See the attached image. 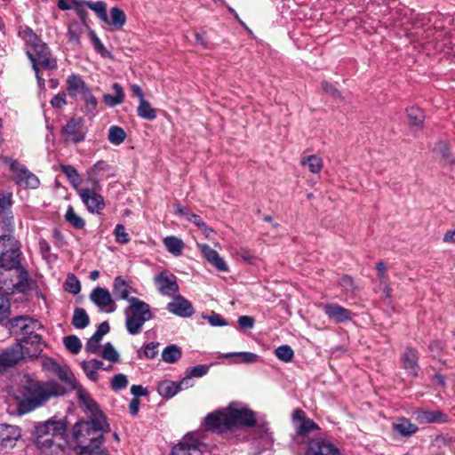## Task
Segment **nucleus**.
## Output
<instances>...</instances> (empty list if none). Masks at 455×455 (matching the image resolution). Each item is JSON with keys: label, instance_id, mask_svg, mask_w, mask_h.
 Returning <instances> with one entry per match:
<instances>
[{"label": "nucleus", "instance_id": "16", "mask_svg": "<svg viewBox=\"0 0 455 455\" xmlns=\"http://www.w3.org/2000/svg\"><path fill=\"white\" fill-rule=\"evenodd\" d=\"M155 283L162 295L172 296L179 291L175 275L169 272H162L156 275Z\"/></svg>", "mask_w": 455, "mask_h": 455}, {"label": "nucleus", "instance_id": "8", "mask_svg": "<svg viewBox=\"0 0 455 455\" xmlns=\"http://www.w3.org/2000/svg\"><path fill=\"white\" fill-rule=\"evenodd\" d=\"M4 164L13 174L16 184L26 188L35 189L39 186L38 178L15 159L4 157Z\"/></svg>", "mask_w": 455, "mask_h": 455}, {"label": "nucleus", "instance_id": "32", "mask_svg": "<svg viewBox=\"0 0 455 455\" xmlns=\"http://www.w3.org/2000/svg\"><path fill=\"white\" fill-rule=\"evenodd\" d=\"M103 363L102 362L96 360V359H91L87 361H84L82 363V368L85 373V375L92 381L98 380V370L102 368Z\"/></svg>", "mask_w": 455, "mask_h": 455}, {"label": "nucleus", "instance_id": "49", "mask_svg": "<svg viewBox=\"0 0 455 455\" xmlns=\"http://www.w3.org/2000/svg\"><path fill=\"white\" fill-rule=\"evenodd\" d=\"M100 355L104 359L111 363H116L119 360V354L111 343L105 344Z\"/></svg>", "mask_w": 455, "mask_h": 455}, {"label": "nucleus", "instance_id": "61", "mask_svg": "<svg viewBox=\"0 0 455 455\" xmlns=\"http://www.w3.org/2000/svg\"><path fill=\"white\" fill-rule=\"evenodd\" d=\"M12 205V195L3 194L0 195V212H4Z\"/></svg>", "mask_w": 455, "mask_h": 455}, {"label": "nucleus", "instance_id": "26", "mask_svg": "<svg viewBox=\"0 0 455 455\" xmlns=\"http://www.w3.org/2000/svg\"><path fill=\"white\" fill-rule=\"evenodd\" d=\"M20 437V430L19 427L12 425H0V438L4 446H12Z\"/></svg>", "mask_w": 455, "mask_h": 455}, {"label": "nucleus", "instance_id": "53", "mask_svg": "<svg viewBox=\"0 0 455 455\" xmlns=\"http://www.w3.org/2000/svg\"><path fill=\"white\" fill-rule=\"evenodd\" d=\"M41 365L43 369L50 374H55V372L60 366V364H59L52 358L50 357H42Z\"/></svg>", "mask_w": 455, "mask_h": 455}, {"label": "nucleus", "instance_id": "34", "mask_svg": "<svg viewBox=\"0 0 455 455\" xmlns=\"http://www.w3.org/2000/svg\"><path fill=\"white\" fill-rule=\"evenodd\" d=\"M236 357V363H254L259 361V356L251 352H233L223 355V357Z\"/></svg>", "mask_w": 455, "mask_h": 455}, {"label": "nucleus", "instance_id": "46", "mask_svg": "<svg viewBox=\"0 0 455 455\" xmlns=\"http://www.w3.org/2000/svg\"><path fill=\"white\" fill-rule=\"evenodd\" d=\"M84 4L92 10L102 21H107V4L104 2H85Z\"/></svg>", "mask_w": 455, "mask_h": 455}, {"label": "nucleus", "instance_id": "15", "mask_svg": "<svg viewBox=\"0 0 455 455\" xmlns=\"http://www.w3.org/2000/svg\"><path fill=\"white\" fill-rule=\"evenodd\" d=\"M62 132L67 136V140L79 143L85 138V129L82 118H72L63 127Z\"/></svg>", "mask_w": 455, "mask_h": 455}, {"label": "nucleus", "instance_id": "2", "mask_svg": "<svg viewBox=\"0 0 455 455\" xmlns=\"http://www.w3.org/2000/svg\"><path fill=\"white\" fill-rule=\"evenodd\" d=\"M20 245L15 238L0 240V291L25 292L29 288L28 272L20 267Z\"/></svg>", "mask_w": 455, "mask_h": 455}, {"label": "nucleus", "instance_id": "50", "mask_svg": "<svg viewBox=\"0 0 455 455\" xmlns=\"http://www.w3.org/2000/svg\"><path fill=\"white\" fill-rule=\"evenodd\" d=\"M275 354L278 359L286 363L291 362L294 355L293 350L288 345L278 347L275 349Z\"/></svg>", "mask_w": 455, "mask_h": 455}, {"label": "nucleus", "instance_id": "24", "mask_svg": "<svg viewBox=\"0 0 455 455\" xmlns=\"http://www.w3.org/2000/svg\"><path fill=\"white\" fill-rule=\"evenodd\" d=\"M87 89L88 86L80 76L72 74L67 78V91L70 97H80Z\"/></svg>", "mask_w": 455, "mask_h": 455}, {"label": "nucleus", "instance_id": "63", "mask_svg": "<svg viewBox=\"0 0 455 455\" xmlns=\"http://www.w3.org/2000/svg\"><path fill=\"white\" fill-rule=\"evenodd\" d=\"M339 285L346 291H352L354 289L353 280L348 275L342 276L339 281Z\"/></svg>", "mask_w": 455, "mask_h": 455}, {"label": "nucleus", "instance_id": "18", "mask_svg": "<svg viewBox=\"0 0 455 455\" xmlns=\"http://www.w3.org/2000/svg\"><path fill=\"white\" fill-rule=\"evenodd\" d=\"M21 359H23V354L20 346L13 345L3 351L0 354V374L15 366Z\"/></svg>", "mask_w": 455, "mask_h": 455}, {"label": "nucleus", "instance_id": "28", "mask_svg": "<svg viewBox=\"0 0 455 455\" xmlns=\"http://www.w3.org/2000/svg\"><path fill=\"white\" fill-rule=\"evenodd\" d=\"M188 389L182 387L181 380L179 382L172 380H163L158 384L157 391L161 396L169 399L173 397L179 391Z\"/></svg>", "mask_w": 455, "mask_h": 455}, {"label": "nucleus", "instance_id": "43", "mask_svg": "<svg viewBox=\"0 0 455 455\" xmlns=\"http://www.w3.org/2000/svg\"><path fill=\"white\" fill-rule=\"evenodd\" d=\"M407 115L411 125L417 128L421 126L425 118L421 109L414 107L409 108H407Z\"/></svg>", "mask_w": 455, "mask_h": 455}, {"label": "nucleus", "instance_id": "30", "mask_svg": "<svg viewBox=\"0 0 455 455\" xmlns=\"http://www.w3.org/2000/svg\"><path fill=\"white\" fill-rule=\"evenodd\" d=\"M112 89L115 92L114 95L106 93L102 97L103 102L110 108L120 105L124 100V92L123 87L118 83L113 84Z\"/></svg>", "mask_w": 455, "mask_h": 455}, {"label": "nucleus", "instance_id": "56", "mask_svg": "<svg viewBox=\"0 0 455 455\" xmlns=\"http://www.w3.org/2000/svg\"><path fill=\"white\" fill-rule=\"evenodd\" d=\"M10 315L9 299L3 294H0V323L4 321Z\"/></svg>", "mask_w": 455, "mask_h": 455}, {"label": "nucleus", "instance_id": "20", "mask_svg": "<svg viewBox=\"0 0 455 455\" xmlns=\"http://www.w3.org/2000/svg\"><path fill=\"white\" fill-rule=\"evenodd\" d=\"M167 310L181 317H189L194 314L192 304L184 297L178 295L167 304Z\"/></svg>", "mask_w": 455, "mask_h": 455}, {"label": "nucleus", "instance_id": "12", "mask_svg": "<svg viewBox=\"0 0 455 455\" xmlns=\"http://www.w3.org/2000/svg\"><path fill=\"white\" fill-rule=\"evenodd\" d=\"M112 291L116 299L127 300L129 304H131L132 299H139L132 296V294L137 293V290L132 286V282L121 275L114 279Z\"/></svg>", "mask_w": 455, "mask_h": 455}, {"label": "nucleus", "instance_id": "29", "mask_svg": "<svg viewBox=\"0 0 455 455\" xmlns=\"http://www.w3.org/2000/svg\"><path fill=\"white\" fill-rule=\"evenodd\" d=\"M209 366L205 364H198L190 367L186 371L185 377L181 379V385L185 387H191L194 386L193 378H201L208 373Z\"/></svg>", "mask_w": 455, "mask_h": 455}, {"label": "nucleus", "instance_id": "37", "mask_svg": "<svg viewBox=\"0 0 455 455\" xmlns=\"http://www.w3.org/2000/svg\"><path fill=\"white\" fill-rule=\"evenodd\" d=\"M84 31L83 24L79 22H72L68 26V30L67 36L68 38V42L75 46L80 44V37Z\"/></svg>", "mask_w": 455, "mask_h": 455}, {"label": "nucleus", "instance_id": "45", "mask_svg": "<svg viewBox=\"0 0 455 455\" xmlns=\"http://www.w3.org/2000/svg\"><path fill=\"white\" fill-rule=\"evenodd\" d=\"M257 435L259 438V444L262 446V449H268L271 447L273 443L272 436L266 427H258Z\"/></svg>", "mask_w": 455, "mask_h": 455}, {"label": "nucleus", "instance_id": "64", "mask_svg": "<svg viewBox=\"0 0 455 455\" xmlns=\"http://www.w3.org/2000/svg\"><path fill=\"white\" fill-rule=\"evenodd\" d=\"M109 329L108 323L103 322L99 325L96 332L92 336L101 340L102 337L109 331Z\"/></svg>", "mask_w": 455, "mask_h": 455}, {"label": "nucleus", "instance_id": "13", "mask_svg": "<svg viewBox=\"0 0 455 455\" xmlns=\"http://www.w3.org/2000/svg\"><path fill=\"white\" fill-rule=\"evenodd\" d=\"M78 195L90 212L100 213L103 210L104 199L95 189L80 188Z\"/></svg>", "mask_w": 455, "mask_h": 455}, {"label": "nucleus", "instance_id": "54", "mask_svg": "<svg viewBox=\"0 0 455 455\" xmlns=\"http://www.w3.org/2000/svg\"><path fill=\"white\" fill-rule=\"evenodd\" d=\"M66 289L72 294H77L81 291V285L79 280L74 275H70L68 276L66 282Z\"/></svg>", "mask_w": 455, "mask_h": 455}, {"label": "nucleus", "instance_id": "4", "mask_svg": "<svg viewBox=\"0 0 455 455\" xmlns=\"http://www.w3.org/2000/svg\"><path fill=\"white\" fill-rule=\"evenodd\" d=\"M255 423L254 412L240 403H231L228 406L211 412L204 418L205 427L219 433L252 427Z\"/></svg>", "mask_w": 455, "mask_h": 455}, {"label": "nucleus", "instance_id": "55", "mask_svg": "<svg viewBox=\"0 0 455 455\" xmlns=\"http://www.w3.org/2000/svg\"><path fill=\"white\" fill-rule=\"evenodd\" d=\"M114 234H115L116 242L119 243L124 244L130 241L128 233H126L124 227L121 224H118L116 226Z\"/></svg>", "mask_w": 455, "mask_h": 455}, {"label": "nucleus", "instance_id": "14", "mask_svg": "<svg viewBox=\"0 0 455 455\" xmlns=\"http://www.w3.org/2000/svg\"><path fill=\"white\" fill-rule=\"evenodd\" d=\"M202 443L188 435L173 447L172 455H203Z\"/></svg>", "mask_w": 455, "mask_h": 455}, {"label": "nucleus", "instance_id": "51", "mask_svg": "<svg viewBox=\"0 0 455 455\" xmlns=\"http://www.w3.org/2000/svg\"><path fill=\"white\" fill-rule=\"evenodd\" d=\"M64 345L72 354H77L82 347L81 341L76 336L66 337L64 339Z\"/></svg>", "mask_w": 455, "mask_h": 455}, {"label": "nucleus", "instance_id": "19", "mask_svg": "<svg viewBox=\"0 0 455 455\" xmlns=\"http://www.w3.org/2000/svg\"><path fill=\"white\" fill-rule=\"evenodd\" d=\"M11 326L14 332L20 331L26 336L35 334L36 331L42 328V325L36 320L28 316H18L12 320Z\"/></svg>", "mask_w": 455, "mask_h": 455}, {"label": "nucleus", "instance_id": "48", "mask_svg": "<svg viewBox=\"0 0 455 455\" xmlns=\"http://www.w3.org/2000/svg\"><path fill=\"white\" fill-rule=\"evenodd\" d=\"M90 38L95 52H97L102 57H110V52L107 50L95 32L92 30L90 31Z\"/></svg>", "mask_w": 455, "mask_h": 455}, {"label": "nucleus", "instance_id": "27", "mask_svg": "<svg viewBox=\"0 0 455 455\" xmlns=\"http://www.w3.org/2000/svg\"><path fill=\"white\" fill-rule=\"evenodd\" d=\"M403 367L411 375L416 376L419 371L418 354L412 348H406L403 354Z\"/></svg>", "mask_w": 455, "mask_h": 455}, {"label": "nucleus", "instance_id": "11", "mask_svg": "<svg viewBox=\"0 0 455 455\" xmlns=\"http://www.w3.org/2000/svg\"><path fill=\"white\" fill-rule=\"evenodd\" d=\"M305 455H341L339 450L331 442L323 438H312L307 442Z\"/></svg>", "mask_w": 455, "mask_h": 455}, {"label": "nucleus", "instance_id": "23", "mask_svg": "<svg viewBox=\"0 0 455 455\" xmlns=\"http://www.w3.org/2000/svg\"><path fill=\"white\" fill-rule=\"evenodd\" d=\"M326 315L336 323H344L351 319V312L338 304H327L323 306Z\"/></svg>", "mask_w": 455, "mask_h": 455}, {"label": "nucleus", "instance_id": "44", "mask_svg": "<svg viewBox=\"0 0 455 455\" xmlns=\"http://www.w3.org/2000/svg\"><path fill=\"white\" fill-rule=\"evenodd\" d=\"M65 219L70 225L77 229H82L85 225L84 220L75 212L71 205L68 207Z\"/></svg>", "mask_w": 455, "mask_h": 455}, {"label": "nucleus", "instance_id": "25", "mask_svg": "<svg viewBox=\"0 0 455 455\" xmlns=\"http://www.w3.org/2000/svg\"><path fill=\"white\" fill-rule=\"evenodd\" d=\"M415 419L420 424L445 422L447 416L439 411L417 410L413 412Z\"/></svg>", "mask_w": 455, "mask_h": 455}, {"label": "nucleus", "instance_id": "35", "mask_svg": "<svg viewBox=\"0 0 455 455\" xmlns=\"http://www.w3.org/2000/svg\"><path fill=\"white\" fill-rule=\"evenodd\" d=\"M61 172L67 176L71 185L76 189H80L79 187L82 184V178L76 169L69 164H61L60 166Z\"/></svg>", "mask_w": 455, "mask_h": 455}, {"label": "nucleus", "instance_id": "59", "mask_svg": "<svg viewBox=\"0 0 455 455\" xmlns=\"http://www.w3.org/2000/svg\"><path fill=\"white\" fill-rule=\"evenodd\" d=\"M212 326H225L227 322L219 314L212 313V315L204 316Z\"/></svg>", "mask_w": 455, "mask_h": 455}, {"label": "nucleus", "instance_id": "39", "mask_svg": "<svg viewBox=\"0 0 455 455\" xmlns=\"http://www.w3.org/2000/svg\"><path fill=\"white\" fill-rule=\"evenodd\" d=\"M181 357V350L176 345H171L166 347L163 353L162 358L167 363H173Z\"/></svg>", "mask_w": 455, "mask_h": 455}, {"label": "nucleus", "instance_id": "9", "mask_svg": "<svg viewBox=\"0 0 455 455\" xmlns=\"http://www.w3.org/2000/svg\"><path fill=\"white\" fill-rule=\"evenodd\" d=\"M90 299L100 311L113 313L116 310V304L111 293L106 288L97 287L90 294Z\"/></svg>", "mask_w": 455, "mask_h": 455}, {"label": "nucleus", "instance_id": "1", "mask_svg": "<svg viewBox=\"0 0 455 455\" xmlns=\"http://www.w3.org/2000/svg\"><path fill=\"white\" fill-rule=\"evenodd\" d=\"M79 399L80 406L89 419L78 421L73 427V438L81 448L78 455H108L100 448L103 434L110 430L105 416L88 395L81 393Z\"/></svg>", "mask_w": 455, "mask_h": 455}, {"label": "nucleus", "instance_id": "17", "mask_svg": "<svg viewBox=\"0 0 455 455\" xmlns=\"http://www.w3.org/2000/svg\"><path fill=\"white\" fill-rule=\"evenodd\" d=\"M294 420H298L297 426V436L301 442H306V439H309L308 435L314 431H317L318 426L311 419L305 418L304 412L300 410H297L293 413Z\"/></svg>", "mask_w": 455, "mask_h": 455}, {"label": "nucleus", "instance_id": "58", "mask_svg": "<svg viewBox=\"0 0 455 455\" xmlns=\"http://www.w3.org/2000/svg\"><path fill=\"white\" fill-rule=\"evenodd\" d=\"M100 339L92 336L86 343L85 349L92 354H98L100 352Z\"/></svg>", "mask_w": 455, "mask_h": 455}, {"label": "nucleus", "instance_id": "38", "mask_svg": "<svg viewBox=\"0 0 455 455\" xmlns=\"http://www.w3.org/2000/svg\"><path fill=\"white\" fill-rule=\"evenodd\" d=\"M138 116L146 120H154L156 117V111L145 99L140 101L137 108Z\"/></svg>", "mask_w": 455, "mask_h": 455}, {"label": "nucleus", "instance_id": "22", "mask_svg": "<svg viewBox=\"0 0 455 455\" xmlns=\"http://www.w3.org/2000/svg\"><path fill=\"white\" fill-rule=\"evenodd\" d=\"M197 248L201 251L204 258L213 267H215L218 270L226 272L228 270V267L225 262V260L220 256V254L211 248L206 243H196Z\"/></svg>", "mask_w": 455, "mask_h": 455}, {"label": "nucleus", "instance_id": "47", "mask_svg": "<svg viewBox=\"0 0 455 455\" xmlns=\"http://www.w3.org/2000/svg\"><path fill=\"white\" fill-rule=\"evenodd\" d=\"M19 36L26 41L28 47L34 45L35 44L40 41V39L33 32V30L28 27H20L19 30Z\"/></svg>", "mask_w": 455, "mask_h": 455}, {"label": "nucleus", "instance_id": "3", "mask_svg": "<svg viewBox=\"0 0 455 455\" xmlns=\"http://www.w3.org/2000/svg\"><path fill=\"white\" fill-rule=\"evenodd\" d=\"M54 375L64 383L65 387H61L54 383L30 382L28 386L30 396L20 401L18 406L20 414L35 410L52 396L61 395L76 387V380L67 365H60Z\"/></svg>", "mask_w": 455, "mask_h": 455}, {"label": "nucleus", "instance_id": "5", "mask_svg": "<svg viewBox=\"0 0 455 455\" xmlns=\"http://www.w3.org/2000/svg\"><path fill=\"white\" fill-rule=\"evenodd\" d=\"M36 445L44 455H66L68 441L62 421L49 420L36 427Z\"/></svg>", "mask_w": 455, "mask_h": 455}, {"label": "nucleus", "instance_id": "62", "mask_svg": "<svg viewBox=\"0 0 455 455\" xmlns=\"http://www.w3.org/2000/svg\"><path fill=\"white\" fill-rule=\"evenodd\" d=\"M66 94L64 92L58 93L56 96L52 98L51 100V104L53 108H60L64 105H66Z\"/></svg>", "mask_w": 455, "mask_h": 455}, {"label": "nucleus", "instance_id": "7", "mask_svg": "<svg viewBox=\"0 0 455 455\" xmlns=\"http://www.w3.org/2000/svg\"><path fill=\"white\" fill-rule=\"evenodd\" d=\"M27 54L32 63L38 85L40 87H44V79L40 75V68L47 70L56 68L57 62L55 59L52 57L47 45L41 40L34 45L28 47L27 50Z\"/></svg>", "mask_w": 455, "mask_h": 455}, {"label": "nucleus", "instance_id": "31", "mask_svg": "<svg viewBox=\"0 0 455 455\" xmlns=\"http://www.w3.org/2000/svg\"><path fill=\"white\" fill-rule=\"evenodd\" d=\"M104 22L114 29H121L126 22V15L120 8L112 7L109 17L107 15V21Z\"/></svg>", "mask_w": 455, "mask_h": 455}, {"label": "nucleus", "instance_id": "36", "mask_svg": "<svg viewBox=\"0 0 455 455\" xmlns=\"http://www.w3.org/2000/svg\"><path fill=\"white\" fill-rule=\"evenodd\" d=\"M164 244L167 251L174 256H180L184 249L183 241L172 235L165 237Z\"/></svg>", "mask_w": 455, "mask_h": 455}, {"label": "nucleus", "instance_id": "40", "mask_svg": "<svg viewBox=\"0 0 455 455\" xmlns=\"http://www.w3.org/2000/svg\"><path fill=\"white\" fill-rule=\"evenodd\" d=\"M301 164L307 166L312 173H319L323 168L322 159L315 155L302 158Z\"/></svg>", "mask_w": 455, "mask_h": 455}, {"label": "nucleus", "instance_id": "41", "mask_svg": "<svg viewBox=\"0 0 455 455\" xmlns=\"http://www.w3.org/2000/svg\"><path fill=\"white\" fill-rule=\"evenodd\" d=\"M90 323L89 316L84 308H76L73 315L72 323L77 329L85 328Z\"/></svg>", "mask_w": 455, "mask_h": 455}, {"label": "nucleus", "instance_id": "10", "mask_svg": "<svg viewBox=\"0 0 455 455\" xmlns=\"http://www.w3.org/2000/svg\"><path fill=\"white\" fill-rule=\"evenodd\" d=\"M15 346H20L23 359L36 357L43 350L44 344L39 334L23 337Z\"/></svg>", "mask_w": 455, "mask_h": 455}, {"label": "nucleus", "instance_id": "52", "mask_svg": "<svg viewBox=\"0 0 455 455\" xmlns=\"http://www.w3.org/2000/svg\"><path fill=\"white\" fill-rule=\"evenodd\" d=\"M80 98L84 101L85 107L89 111L95 110L98 105L97 99L92 95L91 90L88 88Z\"/></svg>", "mask_w": 455, "mask_h": 455}, {"label": "nucleus", "instance_id": "57", "mask_svg": "<svg viewBox=\"0 0 455 455\" xmlns=\"http://www.w3.org/2000/svg\"><path fill=\"white\" fill-rule=\"evenodd\" d=\"M128 384L127 377L124 374H117L112 379V388L115 390H120L124 388Z\"/></svg>", "mask_w": 455, "mask_h": 455}, {"label": "nucleus", "instance_id": "60", "mask_svg": "<svg viewBox=\"0 0 455 455\" xmlns=\"http://www.w3.org/2000/svg\"><path fill=\"white\" fill-rule=\"evenodd\" d=\"M157 343H148L145 346L144 354L147 358L153 359L157 355Z\"/></svg>", "mask_w": 455, "mask_h": 455}, {"label": "nucleus", "instance_id": "42", "mask_svg": "<svg viewBox=\"0 0 455 455\" xmlns=\"http://www.w3.org/2000/svg\"><path fill=\"white\" fill-rule=\"evenodd\" d=\"M108 140L114 145H120L126 138V133L123 128L113 125L108 130Z\"/></svg>", "mask_w": 455, "mask_h": 455}, {"label": "nucleus", "instance_id": "6", "mask_svg": "<svg viewBox=\"0 0 455 455\" xmlns=\"http://www.w3.org/2000/svg\"><path fill=\"white\" fill-rule=\"evenodd\" d=\"M125 327L132 335L141 332L146 322L153 318L150 306L140 299H132L131 304L124 308Z\"/></svg>", "mask_w": 455, "mask_h": 455}, {"label": "nucleus", "instance_id": "21", "mask_svg": "<svg viewBox=\"0 0 455 455\" xmlns=\"http://www.w3.org/2000/svg\"><path fill=\"white\" fill-rule=\"evenodd\" d=\"M112 167L105 161H98L88 172L87 181L95 188L98 187L100 180L112 174Z\"/></svg>", "mask_w": 455, "mask_h": 455}, {"label": "nucleus", "instance_id": "33", "mask_svg": "<svg viewBox=\"0 0 455 455\" xmlns=\"http://www.w3.org/2000/svg\"><path fill=\"white\" fill-rule=\"evenodd\" d=\"M393 430L403 436H407L416 433L418 427L407 419H400L397 422L393 424Z\"/></svg>", "mask_w": 455, "mask_h": 455}]
</instances>
